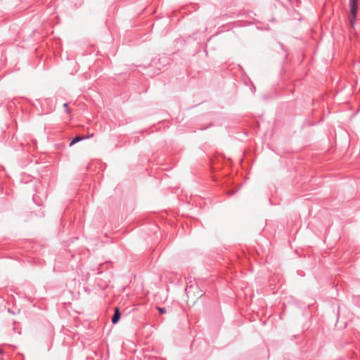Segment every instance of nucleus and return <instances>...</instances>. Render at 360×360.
Masks as SVG:
<instances>
[{
	"label": "nucleus",
	"instance_id": "nucleus-3",
	"mask_svg": "<svg viewBox=\"0 0 360 360\" xmlns=\"http://www.w3.org/2000/svg\"><path fill=\"white\" fill-rule=\"evenodd\" d=\"M86 139H88V137H85V136H81V135L77 136L75 138L72 139V141L69 143V146H71L78 143L79 141Z\"/></svg>",
	"mask_w": 360,
	"mask_h": 360
},
{
	"label": "nucleus",
	"instance_id": "nucleus-4",
	"mask_svg": "<svg viewBox=\"0 0 360 360\" xmlns=\"http://www.w3.org/2000/svg\"><path fill=\"white\" fill-rule=\"evenodd\" d=\"M157 309L158 310V311L160 312V314H165L166 313V309L165 308H163V307H157Z\"/></svg>",
	"mask_w": 360,
	"mask_h": 360
},
{
	"label": "nucleus",
	"instance_id": "nucleus-2",
	"mask_svg": "<svg viewBox=\"0 0 360 360\" xmlns=\"http://www.w3.org/2000/svg\"><path fill=\"white\" fill-rule=\"evenodd\" d=\"M120 316H121V314H120L119 308L116 307L115 309L114 314H113V316L112 317V323L113 324H116L117 323H118V321L120 319Z\"/></svg>",
	"mask_w": 360,
	"mask_h": 360
},
{
	"label": "nucleus",
	"instance_id": "nucleus-5",
	"mask_svg": "<svg viewBox=\"0 0 360 360\" xmlns=\"http://www.w3.org/2000/svg\"><path fill=\"white\" fill-rule=\"evenodd\" d=\"M63 107L65 108V110L68 111V103H65L63 104Z\"/></svg>",
	"mask_w": 360,
	"mask_h": 360
},
{
	"label": "nucleus",
	"instance_id": "nucleus-1",
	"mask_svg": "<svg viewBox=\"0 0 360 360\" xmlns=\"http://www.w3.org/2000/svg\"><path fill=\"white\" fill-rule=\"evenodd\" d=\"M349 6L350 10L349 23L351 27H354L358 11V0H349Z\"/></svg>",
	"mask_w": 360,
	"mask_h": 360
},
{
	"label": "nucleus",
	"instance_id": "nucleus-7",
	"mask_svg": "<svg viewBox=\"0 0 360 360\" xmlns=\"http://www.w3.org/2000/svg\"><path fill=\"white\" fill-rule=\"evenodd\" d=\"M3 353V350L1 349H0V354H2Z\"/></svg>",
	"mask_w": 360,
	"mask_h": 360
},
{
	"label": "nucleus",
	"instance_id": "nucleus-6",
	"mask_svg": "<svg viewBox=\"0 0 360 360\" xmlns=\"http://www.w3.org/2000/svg\"><path fill=\"white\" fill-rule=\"evenodd\" d=\"M92 136H93V134H91L89 136H87L86 137H88V139H89V138L92 137Z\"/></svg>",
	"mask_w": 360,
	"mask_h": 360
}]
</instances>
